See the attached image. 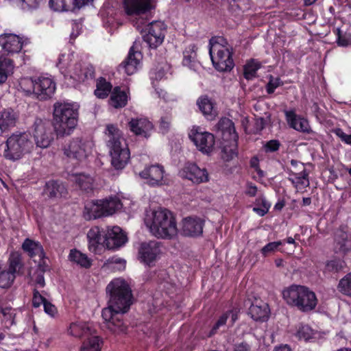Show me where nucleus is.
Here are the masks:
<instances>
[{"label": "nucleus", "mask_w": 351, "mask_h": 351, "mask_svg": "<svg viewBox=\"0 0 351 351\" xmlns=\"http://www.w3.org/2000/svg\"><path fill=\"white\" fill-rule=\"evenodd\" d=\"M110 298L108 306L102 310L101 316L106 327L113 332L125 330L122 314L126 313L132 303V290L122 278L112 280L106 287Z\"/></svg>", "instance_id": "1"}, {"label": "nucleus", "mask_w": 351, "mask_h": 351, "mask_svg": "<svg viewBox=\"0 0 351 351\" xmlns=\"http://www.w3.org/2000/svg\"><path fill=\"white\" fill-rule=\"evenodd\" d=\"M145 223L152 234L157 238L171 239L178 234L176 218L166 208H158L147 213Z\"/></svg>", "instance_id": "2"}, {"label": "nucleus", "mask_w": 351, "mask_h": 351, "mask_svg": "<svg viewBox=\"0 0 351 351\" xmlns=\"http://www.w3.org/2000/svg\"><path fill=\"white\" fill-rule=\"evenodd\" d=\"M53 130L57 135H69L77 124L78 108L72 104L57 102L53 105Z\"/></svg>", "instance_id": "3"}, {"label": "nucleus", "mask_w": 351, "mask_h": 351, "mask_svg": "<svg viewBox=\"0 0 351 351\" xmlns=\"http://www.w3.org/2000/svg\"><path fill=\"white\" fill-rule=\"evenodd\" d=\"M106 134L108 136L107 145L110 149L111 164L116 169H122L130 160L129 149L121 136L120 131L113 125L107 126Z\"/></svg>", "instance_id": "4"}, {"label": "nucleus", "mask_w": 351, "mask_h": 351, "mask_svg": "<svg viewBox=\"0 0 351 351\" xmlns=\"http://www.w3.org/2000/svg\"><path fill=\"white\" fill-rule=\"evenodd\" d=\"M283 298L289 305L302 312L313 310L317 303L314 292L300 285H292L282 292Z\"/></svg>", "instance_id": "5"}, {"label": "nucleus", "mask_w": 351, "mask_h": 351, "mask_svg": "<svg viewBox=\"0 0 351 351\" xmlns=\"http://www.w3.org/2000/svg\"><path fill=\"white\" fill-rule=\"evenodd\" d=\"M122 204L117 196L87 202L84 206V217L86 220L108 217L121 209Z\"/></svg>", "instance_id": "6"}, {"label": "nucleus", "mask_w": 351, "mask_h": 351, "mask_svg": "<svg viewBox=\"0 0 351 351\" xmlns=\"http://www.w3.org/2000/svg\"><path fill=\"white\" fill-rule=\"evenodd\" d=\"M226 43L221 37L212 38L209 41V54L212 62L219 71H230L234 66L232 52L223 45Z\"/></svg>", "instance_id": "7"}, {"label": "nucleus", "mask_w": 351, "mask_h": 351, "mask_svg": "<svg viewBox=\"0 0 351 351\" xmlns=\"http://www.w3.org/2000/svg\"><path fill=\"white\" fill-rule=\"evenodd\" d=\"M32 147V142L27 134H13L5 142L3 156L7 160L15 161L29 152Z\"/></svg>", "instance_id": "8"}, {"label": "nucleus", "mask_w": 351, "mask_h": 351, "mask_svg": "<svg viewBox=\"0 0 351 351\" xmlns=\"http://www.w3.org/2000/svg\"><path fill=\"white\" fill-rule=\"evenodd\" d=\"M92 147L91 141L77 137L64 145L63 152L64 154L71 159L83 161L91 154Z\"/></svg>", "instance_id": "9"}, {"label": "nucleus", "mask_w": 351, "mask_h": 351, "mask_svg": "<svg viewBox=\"0 0 351 351\" xmlns=\"http://www.w3.org/2000/svg\"><path fill=\"white\" fill-rule=\"evenodd\" d=\"M32 128L36 145L40 148L48 147L54 139V134L49 121L37 117Z\"/></svg>", "instance_id": "10"}, {"label": "nucleus", "mask_w": 351, "mask_h": 351, "mask_svg": "<svg viewBox=\"0 0 351 351\" xmlns=\"http://www.w3.org/2000/svg\"><path fill=\"white\" fill-rule=\"evenodd\" d=\"M189 137L202 154H209L213 151L215 138L213 134L203 131L199 127H193L189 133Z\"/></svg>", "instance_id": "11"}, {"label": "nucleus", "mask_w": 351, "mask_h": 351, "mask_svg": "<svg viewBox=\"0 0 351 351\" xmlns=\"http://www.w3.org/2000/svg\"><path fill=\"white\" fill-rule=\"evenodd\" d=\"M161 254L160 243L156 241L142 242L138 247V258L143 263L151 265Z\"/></svg>", "instance_id": "12"}, {"label": "nucleus", "mask_w": 351, "mask_h": 351, "mask_svg": "<svg viewBox=\"0 0 351 351\" xmlns=\"http://www.w3.org/2000/svg\"><path fill=\"white\" fill-rule=\"evenodd\" d=\"M180 176L195 184L208 181V174L206 169H200L194 163L186 164L180 171Z\"/></svg>", "instance_id": "13"}, {"label": "nucleus", "mask_w": 351, "mask_h": 351, "mask_svg": "<svg viewBox=\"0 0 351 351\" xmlns=\"http://www.w3.org/2000/svg\"><path fill=\"white\" fill-rule=\"evenodd\" d=\"M126 234L119 226L108 228L105 234L104 243L107 248L114 250L119 248L127 242Z\"/></svg>", "instance_id": "14"}, {"label": "nucleus", "mask_w": 351, "mask_h": 351, "mask_svg": "<svg viewBox=\"0 0 351 351\" xmlns=\"http://www.w3.org/2000/svg\"><path fill=\"white\" fill-rule=\"evenodd\" d=\"M123 5L128 15H141L154 8L153 0H123Z\"/></svg>", "instance_id": "15"}, {"label": "nucleus", "mask_w": 351, "mask_h": 351, "mask_svg": "<svg viewBox=\"0 0 351 351\" xmlns=\"http://www.w3.org/2000/svg\"><path fill=\"white\" fill-rule=\"evenodd\" d=\"M130 131L136 136L146 138L151 136L154 130L153 123L146 117L132 118L128 122Z\"/></svg>", "instance_id": "16"}, {"label": "nucleus", "mask_w": 351, "mask_h": 351, "mask_svg": "<svg viewBox=\"0 0 351 351\" xmlns=\"http://www.w3.org/2000/svg\"><path fill=\"white\" fill-rule=\"evenodd\" d=\"M164 168L160 165L147 167L139 173L140 176L142 178L147 180V184L151 186H159L164 184Z\"/></svg>", "instance_id": "17"}, {"label": "nucleus", "mask_w": 351, "mask_h": 351, "mask_svg": "<svg viewBox=\"0 0 351 351\" xmlns=\"http://www.w3.org/2000/svg\"><path fill=\"white\" fill-rule=\"evenodd\" d=\"M36 97L40 100L50 98L56 90V84L49 77L41 76L36 79Z\"/></svg>", "instance_id": "18"}, {"label": "nucleus", "mask_w": 351, "mask_h": 351, "mask_svg": "<svg viewBox=\"0 0 351 351\" xmlns=\"http://www.w3.org/2000/svg\"><path fill=\"white\" fill-rule=\"evenodd\" d=\"M204 221L199 217H189L182 220V231L184 235L195 237L202 235Z\"/></svg>", "instance_id": "19"}, {"label": "nucleus", "mask_w": 351, "mask_h": 351, "mask_svg": "<svg viewBox=\"0 0 351 351\" xmlns=\"http://www.w3.org/2000/svg\"><path fill=\"white\" fill-rule=\"evenodd\" d=\"M23 45L22 38L16 34H3L0 35V46L8 54L20 52Z\"/></svg>", "instance_id": "20"}, {"label": "nucleus", "mask_w": 351, "mask_h": 351, "mask_svg": "<svg viewBox=\"0 0 351 351\" xmlns=\"http://www.w3.org/2000/svg\"><path fill=\"white\" fill-rule=\"evenodd\" d=\"M219 135L223 141H237L238 134L236 132L234 123L228 118H221L216 125Z\"/></svg>", "instance_id": "21"}, {"label": "nucleus", "mask_w": 351, "mask_h": 351, "mask_svg": "<svg viewBox=\"0 0 351 351\" xmlns=\"http://www.w3.org/2000/svg\"><path fill=\"white\" fill-rule=\"evenodd\" d=\"M141 56L139 51L134 50V45H133L130 48L126 59L120 64L119 69L123 70L128 75L134 74L140 64Z\"/></svg>", "instance_id": "22"}, {"label": "nucleus", "mask_w": 351, "mask_h": 351, "mask_svg": "<svg viewBox=\"0 0 351 351\" xmlns=\"http://www.w3.org/2000/svg\"><path fill=\"white\" fill-rule=\"evenodd\" d=\"M19 114L12 108H5L0 111V130L2 132L9 131L16 126Z\"/></svg>", "instance_id": "23"}, {"label": "nucleus", "mask_w": 351, "mask_h": 351, "mask_svg": "<svg viewBox=\"0 0 351 351\" xmlns=\"http://www.w3.org/2000/svg\"><path fill=\"white\" fill-rule=\"evenodd\" d=\"M69 335L77 338L84 337L86 339L95 336V330L92 328L90 324L82 322L71 323L68 329Z\"/></svg>", "instance_id": "24"}, {"label": "nucleus", "mask_w": 351, "mask_h": 351, "mask_svg": "<svg viewBox=\"0 0 351 351\" xmlns=\"http://www.w3.org/2000/svg\"><path fill=\"white\" fill-rule=\"evenodd\" d=\"M43 193L49 198L57 199L66 194V189L60 181L49 180L46 182Z\"/></svg>", "instance_id": "25"}, {"label": "nucleus", "mask_w": 351, "mask_h": 351, "mask_svg": "<svg viewBox=\"0 0 351 351\" xmlns=\"http://www.w3.org/2000/svg\"><path fill=\"white\" fill-rule=\"evenodd\" d=\"M22 249L27 252L31 258L38 256L40 261H43L45 258L43 247L38 241L26 239L23 243Z\"/></svg>", "instance_id": "26"}, {"label": "nucleus", "mask_w": 351, "mask_h": 351, "mask_svg": "<svg viewBox=\"0 0 351 351\" xmlns=\"http://www.w3.org/2000/svg\"><path fill=\"white\" fill-rule=\"evenodd\" d=\"M335 249L343 254L351 253V231L337 232L335 237Z\"/></svg>", "instance_id": "27"}, {"label": "nucleus", "mask_w": 351, "mask_h": 351, "mask_svg": "<svg viewBox=\"0 0 351 351\" xmlns=\"http://www.w3.org/2000/svg\"><path fill=\"white\" fill-rule=\"evenodd\" d=\"M269 306L263 302L252 304L249 308V315L255 321H266L269 317Z\"/></svg>", "instance_id": "28"}, {"label": "nucleus", "mask_w": 351, "mask_h": 351, "mask_svg": "<svg viewBox=\"0 0 351 351\" xmlns=\"http://www.w3.org/2000/svg\"><path fill=\"white\" fill-rule=\"evenodd\" d=\"M286 117L291 128L300 132L309 133L311 129L306 119L297 117L292 111H287Z\"/></svg>", "instance_id": "29"}, {"label": "nucleus", "mask_w": 351, "mask_h": 351, "mask_svg": "<svg viewBox=\"0 0 351 351\" xmlns=\"http://www.w3.org/2000/svg\"><path fill=\"white\" fill-rule=\"evenodd\" d=\"M148 33L155 39V45H160L162 43L165 32L166 26L162 21H153L148 25Z\"/></svg>", "instance_id": "30"}, {"label": "nucleus", "mask_w": 351, "mask_h": 351, "mask_svg": "<svg viewBox=\"0 0 351 351\" xmlns=\"http://www.w3.org/2000/svg\"><path fill=\"white\" fill-rule=\"evenodd\" d=\"M289 180L298 189H304L309 186L308 173L306 169L300 171L290 170Z\"/></svg>", "instance_id": "31"}, {"label": "nucleus", "mask_w": 351, "mask_h": 351, "mask_svg": "<svg viewBox=\"0 0 351 351\" xmlns=\"http://www.w3.org/2000/svg\"><path fill=\"white\" fill-rule=\"evenodd\" d=\"M7 264L8 265L7 269L15 276L23 274L21 270L23 269L24 264L21 254L19 252H12L10 254Z\"/></svg>", "instance_id": "32"}, {"label": "nucleus", "mask_w": 351, "mask_h": 351, "mask_svg": "<svg viewBox=\"0 0 351 351\" xmlns=\"http://www.w3.org/2000/svg\"><path fill=\"white\" fill-rule=\"evenodd\" d=\"M128 95L120 87L116 86L111 93L110 104L115 108L124 107L127 104Z\"/></svg>", "instance_id": "33"}, {"label": "nucleus", "mask_w": 351, "mask_h": 351, "mask_svg": "<svg viewBox=\"0 0 351 351\" xmlns=\"http://www.w3.org/2000/svg\"><path fill=\"white\" fill-rule=\"evenodd\" d=\"M73 181L83 191L88 193L93 189V179L88 175L80 173L74 176Z\"/></svg>", "instance_id": "34"}, {"label": "nucleus", "mask_w": 351, "mask_h": 351, "mask_svg": "<svg viewBox=\"0 0 351 351\" xmlns=\"http://www.w3.org/2000/svg\"><path fill=\"white\" fill-rule=\"evenodd\" d=\"M197 105L205 116L210 119L215 116V112L213 109V104L208 96H201L197 101Z\"/></svg>", "instance_id": "35"}, {"label": "nucleus", "mask_w": 351, "mask_h": 351, "mask_svg": "<svg viewBox=\"0 0 351 351\" xmlns=\"http://www.w3.org/2000/svg\"><path fill=\"white\" fill-rule=\"evenodd\" d=\"M95 77V69L90 64L84 63L82 65V71H75L71 73V78L76 81H84L87 79H93Z\"/></svg>", "instance_id": "36"}, {"label": "nucleus", "mask_w": 351, "mask_h": 351, "mask_svg": "<svg viewBox=\"0 0 351 351\" xmlns=\"http://www.w3.org/2000/svg\"><path fill=\"white\" fill-rule=\"evenodd\" d=\"M112 85L110 82H108L104 78L100 77L97 81L96 89L95 90V95L97 97L100 99H104L107 97L109 93L111 92Z\"/></svg>", "instance_id": "37"}, {"label": "nucleus", "mask_w": 351, "mask_h": 351, "mask_svg": "<svg viewBox=\"0 0 351 351\" xmlns=\"http://www.w3.org/2000/svg\"><path fill=\"white\" fill-rule=\"evenodd\" d=\"M71 261L75 263L82 267L88 268L91 265V261L85 254L77 250H71L69 254Z\"/></svg>", "instance_id": "38"}, {"label": "nucleus", "mask_w": 351, "mask_h": 351, "mask_svg": "<svg viewBox=\"0 0 351 351\" xmlns=\"http://www.w3.org/2000/svg\"><path fill=\"white\" fill-rule=\"evenodd\" d=\"M88 240V248L90 251L95 252L101 240L100 230L98 227H93L87 233Z\"/></svg>", "instance_id": "39"}, {"label": "nucleus", "mask_w": 351, "mask_h": 351, "mask_svg": "<svg viewBox=\"0 0 351 351\" xmlns=\"http://www.w3.org/2000/svg\"><path fill=\"white\" fill-rule=\"evenodd\" d=\"M227 142V145H224L222 147L221 158L226 160L229 161L237 156V141H224Z\"/></svg>", "instance_id": "40"}, {"label": "nucleus", "mask_w": 351, "mask_h": 351, "mask_svg": "<svg viewBox=\"0 0 351 351\" xmlns=\"http://www.w3.org/2000/svg\"><path fill=\"white\" fill-rule=\"evenodd\" d=\"M49 5L51 9L57 12H63L74 10L73 0H50Z\"/></svg>", "instance_id": "41"}, {"label": "nucleus", "mask_w": 351, "mask_h": 351, "mask_svg": "<svg viewBox=\"0 0 351 351\" xmlns=\"http://www.w3.org/2000/svg\"><path fill=\"white\" fill-rule=\"evenodd\" d=\"M102 341L97 335L92 336L84 341L80 351H101Z\"/></svg>", "instance_id": "42"}, {"label": "nucleus", "mask_w": 351, "mask_h": 351, "mask_svg": "<svg viewBox=\"0 0 351 351\" xmlns=\"http://www.w3.org/2000/svg\"><path fill=\"white\" fill-rule=\"evenodd\" d=\"M261 64L259 62L251 60L244 66L243 75L246 80H250L256 77V72L260 69Z\"/></svg>", "instance_id": "43"}, {"label": "nucleus", "mask_w": 351, "mask_h": 351, "mask_svg": "<svg viewBox=\"0 0 351 351\" xmlns=\"http://www.w3.org/2000/svg\"><path fill=\"white\" fill-rule=\"evenodd\" d=\"M183 65L191 69L193 68L196 58L195 46L194 45H190L183 52Z\"/></svg>", "instance_id": "44"}, {"label": "nucleus", "mask_w": 351, "mask_h": 351, "mask_svg": "<svg viewBox=\"0 0 351 351\" xmlns=\"http://www.w3.org/2000/svg\"><path fill=\"white\" fill-rule=\"evenodd\" d=\"M16 276L8 269H3L0 271V287L8 289L12 286Z\"/></svg>", "instance_id": "45"}, {"label": "nucleus", "mask_w": 351, "mask_h": 351, "mask_svg": "<svg viewBox=\"0 0 351 351\" xmlns=\"http://www.w3.org/2000/svg\"><path fill=\"white\" fill-rule=\"evenodd\" d=\"M65 58V55H62L59 58V62L58 63V66H59L60 70L64 76L69 75L71 77V73H73L75 71H82L83 64L82 63H76L71 69H69V71H66L65 64L63 62L66 60Z\"/></svg>", "instance_id": "46"}, {"label": "nucleus", "mask_w": 351, "mask_h": 351, "mask_svg": "<svg viewBox=\"0 0 351 351\" xmlns=\"http://www.w3.org/2000/svg\"><path fill=\"white\" fill-rule=\"evenodd\" d=\"M36 79L26 77L22 79L20 82L21 88L27 95L34 94L36 96Z\"/></svg>", "instance_id": "47"}, {"label": "nucleus", "mask_w": 351, "mask_h": 351, "mask_svg": "<svg viewBox=\"0 0 351 351\" xmlns=\"http://www.w3.org/2000/svg\"><path fill=\"white\" fill-rule=\"evenodd\" d=\"M0 313L2 314V321L4 322L5 327L10 328L14 324L15 313L11 308L0 307Z\"/></svg>", "instance_id": "48"}, {"label": "nucleus", "mask_w": 351, "mask_h": 351, "mask_svg": "<svg viewBox=\"0 0 351 351\" xmlns=\"http://www.w3.org/2000/svg\"><path fill=\"white\" fill-rule=\"evenodd\" d=\"M295 335L299 339L307 341L313 336V330L308 325L300 324Z\"/></svg>", "instance_id": "49"}, {"label": "nucleus", "mask_w": 351, "mask_h": 351, "mask_svg": "<svg viewBox=\"0 0 351 351\" xmlns=\"http://www.w3.org/2000/svg\"><path fill=\"white\" fill-rule=\"evenodd\" d=\"M345 267V263L339 259H335L328 261L325 269L328 272H339Z\"/></svg>", "instance_id": "50"}, {"label": "nucleus", "mask_w": 351, "mask_h": 351, "mask_svg": "<svg viewBox=\"0 0 351 351\" xmlns=\"http://www.w3.org/2000/svg\"><path fill=\"white\" fill-rule=\"evenodd\" d=\"M338 287L341 293L351 296V273L339 281Z\"/></svg>", "instance_id": "51"}, {"label": "nucleus", "mask_w": 351, "mask_h": 351, "mask_svg": "<svg viewBox=\"0 0 351 351\" xmlns=\"http://www.w3.org/2000/svg\"><path fill=\"white\" fill-rule=\"evenodd\" d=\"M337 36V43L340 47H348L351 45V36L348 34H342L340 28H337L334 31Z\"/></svg>", "instance_id": "52"}, {"label": "nucleus", "mask_w": 351, "mask_h": 351, "mask_svg": "<svg viewBox=\"0 0 351 351\" xmlns=\"http://www.w3.org/2000/svg\"><path fill=\"white\" fill-rule=\"evenodd\" d=\"M282 245V242L280 241L270 242L261 249V252L263 256H267L276 252Z\"/></svg>", "instance_id": "53"}, {"label": "nucleus", "mask_w": 351, "mask_h": 351, "mask_svg": "<svg viewBox=\"0 0 351 351\" xmlns=\"http://www.w3.org/2000/svg\"><path fill=\"white\" fill-rule=\"evenodd\" d=\"M14 68L12 60L4 55H0V70L8 74L12 72Z\"/></svg>", "instance_id": "54"}, {"label": "nucleus", "mask_w": 351, "mask_h": 351, "mask_svg": "<svg viewBox=\"0 0 351 351\" xmlns=\"http://www.w3.org/2000/svg\"><path fill=\"white\" fill-rule=\"evenodd\" d=\"M171 116L169 114H167L161 117L159 121V130L162 134H165L169 130L171 124Z\"/></svg>", "instance_id": "55"}, {"label": "nucleus", "mask_w": 351, "mask_h": 351, "mask_svg": "<svg viewBox=\"0 0 351 351\" xmlns=\"http://www.w3.org/2000/svg\"><path fill=\"white\" fill-rule=\"evenodd\" d=\"M281 85H282V82L279 77H274L270 75L269 82L266 86L267 93L268 94L273 93L275 89Z\"/></svg>", "instance_id": "56"}, {"label": "nucleus", "mask_w": 351, "mask_h": 351, "mask_svg": "<svg viewBox=\"0 0 351 351\" xmlns=\"http://www.w3.org/2000/svg\"><path fill=\"white\" fill-rule=\"evenodd\" d=\"M47 301L46 298H44L38 290L36 289H34L32 304L34 307H39L42 304L44 305V303Z\"/></svg>", "instance_id": "57"}, {"label": "nucleus", "mask_w": 351, "mask_h": 351, "mask_svg": "<svg viewBox=\"0 0 351 351\" xmlns=\"http://www.w3.org/2000/svg\"><path fill=\"white\" fill-rule=\"evenodd\" d=\"M252 346L247 341L236 342L233 345V351H251Z\"/></svg>", "instance_id": "58"}, {"label": "nucleus", "mask_w": 351, "mask_h": 351, "mask_svg": "<svg viewBox=\"0 0 351 351\" xmlns=\"http://www.w3.org/2000/svg\"><path fill=\"white\" fill-rule=\"evenodd\" d=\"M333 132L341 140V141L346 144L351 145V134H346L341 128L334 130Z\"/></svg>", "instance_id": "59"}, {"label": "nucleus", "mask_w": 351, "mask_h": 351, "mask_svg": "<svg viewBox=\"0 0 351 351\" xmlns=\"http://www.w3.org/2000/svg\"><path fill=\"white\" fill-rule=\"evenodd\" d=\"M228 318V314L223 313L217 320L210 331V335L217 332V330L222 326H224Z\"/></svg>", "instance_id": "60"}, {"label": "nucleus", "mask_w": 351, "mask_h": 351, "mask_svg": "<svg viewBox=\"0 0 351 351\" xmlns=\"http://www.w3.org/2000/svg\"><path fill=\"white\" fill-rule=\"evenodd\" d=\"M280 147V143L277 140H271L265 145L266 152H273L277 151Z\"/></svg>", "instance_id": "61"}, {"label": "nucleus", "mask_w": 351, "mask_h": 351, "mask_svg": "<svg viewBox=\"0 0 351 351\" xmlns=\"http://www.w3.org/2000/svg\"><path fill=\"white\" fill-rule=\"evenodd\" d=\"M43 306L45 312L49 315L50 316L54 317V315L57 313L56 307L51 302L47 301L44 303Z\"/></svg>", "instance_id": "62"}, {"label": "nucleus", "mask_w": 351, "mask_h": 351, "mask_svg": "<svg viewBox=\"0 0 351 351\" xmlns=\"http://www.w3.org/2000/svg\"><path fill=\"white\" fill-rule=\"evenodd\" d=\"M291 169H289V173H290V170H294L295 171L306 170L304 164L300 161L292 159L291 160Z\"/></svg>", "instance_id": "63"}, {"label": "nucleus", "mask_w": 351, "mask_h": 351, "mask_svg": "<svg viewBox=\"0 0 351 351\" xmlns=\"http://www.w3.org/2000/svg\"><path fill=\"white\" fill-rule=\"evenodd\" d=\"M266 121L264 118L259 117L256 119L254 123V128L256 132L261 131L265 126Z\"/></svg>", "instance_id": "64"}]
</instances>
